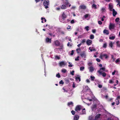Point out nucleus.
I'll return each mask as SVG.
<instances>
[{
	"instance_id": "nucleus-48",
	"label": "nucleus",
	"mask_w": 120,
	"mask_h": 120,
	"mask_svg": "<svg viewBox=\"0 0 120 120\" xmlns=\"http://www.w3.org/2000/svg\"><path fill=\"white\" fill-rule=\"evenodd\" d=\"M71 112V113H72V114L73 115H74L75 114V111H74V110H72Z\"/></svg>"
},
{
	"instance_id": "nucleus-54",
	"label": "nucleus",
	"mask_w": 120,
	"mask_h": 120,
	"mask_svg": "<svg viewBox=\"0 0 120 120\" xmlns=\"http://www.w3.org/2000/svg\"><path fill=\"white\" fill-rule=\"evenodd\" d=\"M63 89L64 90V92H67L68 91L67 90H66L64 87L63 88Z\"/></svg>"
},
{
	"instance_id": "nucleus-53",
	"label": "nucleus",
	"mask_w": 120,
	"mask_h": 120,
	"mask_svg": "<svg viewBox=\"0 0 120 120\" xmlns=\"http://www.w3.org/2000/svg\"><path fill=\"white\" fill-rule=\"evenodd\" d=\"M98 23L100 25H101L102 23V22L100 21H99L98 22Z\"/></svg>"
},
{
	"instance_id": "nucleus-41",
	"label": "nucleus",
	"mask_w": 120,
	"mask_h": 120,
	"mask_svg": "<svg viewBox=\"0 0 120 120\" xmlns=\"http://www.w3.org/2000/svg\"><path fill=\"white\" fill-rule=\"evenodd\" d=\"M84 69V67H82L80 68V70L81 71H83Z\"/></svg>"
},
{
	"instance_id": "nucleus-47",
	"label": "nucleus",
	"mask_w": 120,
	"mask_h": 120,
	"mask_svg": "<svg viewBox=\"0 0 120 120\" xmlns=\"http://www.w3.org/2000/svg\"><path fill=\"white\" fill-rule=\"evenodd\" d=\"M109 46H110L111 47H112L113 46V44L112 42H110L109 44Z\"/></svg>"
},
{
	"instance_id": "nucleus-11",
	"label": "nucleus",
	"mask_w": 120,
	"mask_h": 120,
	"mask_svg": "<svg viewBox=\"0 0 120 120\" xmlns=\"http://www.w3.org/2000/svg\"><path fill=\"white\" fill-rule=\"evenodd\" d=\"M97 105L96 104L93 105L91 109L92 110H95L97 108Z\"/></svg>"
},
{
	"instance_id": "nucleus-18",
	"label": "nucleus",
	"mask_w": 120,
	"mask_h": 120,
	"mask_svg": "<svg viewBox=\"0 0 120 120\" xmlns=\"http://www.w3.org/2000/svg\"><path fill=\"white\" fill-rule=\"evenodd\" d=\"M101 116V114H99L96 115L95 116V119H98L100 117V116Z\"/></svg>"
},
{
	"instance_id": "nucleus-8",
	"label": "nucleus",
	"mask_w": 120,
	"mask_h": 120,
	"mask_svg": "<svg viewBox=\"0 0 120 120\" xmlns=\"http://www.w3.org/2000/svg\"><path fill=\"white\" fill-rule=\"evenodd\" d=\"M92 41L91 40H88L86 41V43L88 45H89L92 44Z\"/></svg>"
},
{
	"instance_id": "nucleus-45",
	"label": "nucleus",
	"mask_w": 120,
	"mask_h": 120,
	"mask_svg": "<svg viewBox=\"0 0 120 120\" xmlns=\"http://www.w3.org/2000/svg\"><path fill=\"white\" fill-rule=\"evenodd\" d=\"M119 18L117 17V18H116L115 19V21L116 22H117L119 21Z\"/></svg>"
},
{
	"instance_id": "nucleus-49",
	"label": "nucleus",
	"mask_w": 120,
	"mask_h": 120,
	"mask_svg": "<svg viewBox=\"0 0 120 120\" xmlns=\"http://www.w3.org/2000/svg\"><path fill=\"white\" fill-rule=\"evenodd\" d=\"M100 69L99 70H100V71L101 70H103L104 71L105 70V68L104 67H102V68H100Z\"/></svg>"
},
{
	"instance_id": "nucleus-57",
	"label": "nucleus",
	"mask_w": 120,
	"mask_h": 120,
	"mask_svg": "<svg viewBox=\"0 0 120 120\" xmlns=\"http://www.w3.org/2000/svg\"><path fill=\"white\" fill-rule=\"evenodd\" d=\"M96 31V30L95 29L92 30V32L93 33H95Z\"/></svg>"
},
{
	"instance_id": "nucleus-9",
	"label": "nucleus",
	"mask_w": 120,
	"mask_h": 120,
	"mask_svg": "<svg viewBox=\"0 0 120 120\" xmlns=\"http://www.w3.org/2000/svg\"><path fill=\"white\" fill-rule=\"evenodd\" d=\"M89 71L91 72H93L94 68L92 66H90L89 68Z\"/></svg>"
},
{
	"instance_id": "nucleus-14",
	"label": "nucleus",
	"mask_w": 120,
	"mask_h": 120,
	"mask_svg": "<svg viewBox=\"0 0 120 120\" xmlns=\"http://www.w3.org/2000/svg\"><path fill=\"white\" fill-rule=\"evenodd\" d=\"M112 14L113 16H115L117 14V12L114 9H113L112 10Z\"/></svg>"
},
{
	"instance_id": "nucleus-32",
	"label": "nucleus",
	"mask_w": 120,
	"mask_h": 120,
	"mask_svg": "<svg viewBox=\"0 0 120 120\" xmlns=\"http://www.w3.org/2000/svg\"><path fill=\"white\" fill-rule=\"evenodd\" d=\"M90 16V15L89 14H87L85 15L84 16V17H85V18H86L87 17H88L89 16Z\"/></svg>"
},
{
	"instance_id": "nucleus-46",
	"label": "nucleus",
	"mask_w": 120,
	"mask_h": 120,
	"mask_svg": "<svg viewBox=\"0 0 120 120\" xmlns=\"http://www.w3.org/2000/svg\"><path fill=\"white\" fill-rule=\"evenodd\" d=\"M120 61V59L119 58L117 59L115 61L116 63H117Z\"/></svg>"
},
{
	"instance_id": "nucleus-38",
	"label": "nucleus",
	"mask_w": 120,
	"mask_h": 120,
	"mask_svg": "<svg viewBox=\"0 0 120 120\" xmlns=\"http://www.w3.org/2000/svg\"><path fill=\"white\" fill-rule=\"evenodd\" d=\"M56 77H58V78H60L61 76L60 74V73H58V74L56 75Z\"/></svg>"
},
{
	"instance_id": "nucleus-6",
	"label": "nucleus",
	"mask_w": 120,
	"mask_h": 120,
	"mask_svg": "<svg viewBox=\"0 0 120 120\" xmlns=\"http://www.w3.org/2000/svg\"><path fill=\"white\" fill-rule=\"evenodd\" d=\"M54 43L55 45L56 46H59L60 44L59 41L57 40L55 41H54Z\"/></svg>"
},
{
	"instance_id": "nucleus-61",
	"label": "nucleus",
	"mask_w": 120,
	"mask_h": 120,
	"mask_svg": "<svg viewBox=\"0 0 120 120\" xmlns=\"http://www.w3.org/2000/svg\"><path fill=\"white\" fill-rule=\"evenodd\" d=\"M111 58H112V59H113V60L114 61L115 60V59L114 58V56L113 55H111Z\"/></svg>"
},
{
	"instance_id": "nucleus-7",
	"label": "nucleus",
	"mask_w": 120,
	"mask_h": 120,
	"mask_svg": "<svg viewBox=\"0 0 120 120\" xmlns=\"http://www.w3.org/2000/svg\"><path fill=\"white\" fill-rule=\"evenodd\" d=\"M100 56L101 58H105V59H107L108 58V55L106 54L101 55Z\"/></svg>"
},
{
	"instance_id": "nucleus-15",
	"label": "nucleus",
	"mask_w": 120,
	"mask_h": 120,
	"mask_svg": "<svg viewBox=\"0 0 120 120\" xmlns=\"http://www.w3.org/2000/svg\"><path fill=\"white\" fill-rule=\"evenodd\" d=\"M104 34H105L106 35H108L109 34V31L106 29H105L103 31Z\"/></svg>"
},
{
	"instance_id": "nucleus-58",
	"label": "nucleus",
	"mask_w": 120,
	"mask_h": 120,
	"mask_svg": "<svg viewBox=\"0 0 120 120\" xmlns=\"http://www.w3.org/2000/svg\"><path fill=\"white\" fill-rule=\"evenodd\" d=\"M75 22L74 20H72L71 21V24H73Z\"/></svg>"
},
{
	"instance_id": "nucleus-35",
	"label": "nucleus",
	"mask_w": 120,
	"mask_h": 120,
	"mask_svg": "<svg viewBox=\"0 0 120 120\" xmlns=\"http://www.w3.org/2000/svg\"><path fill=\"white\" fill-rule=\"evenodd\" d=\"M61 71L62 72L65 73L66 72L67 70L65 69H63Z\"/></svg>"
},
{
	"instance_id": "nucleus-60",
	"label": "nucleus",
	"mask_w": 120,
	"mask_h": 120,
	"mask_svg": "<svg viewBox=\"0 0 120 120\" xmlns=\"http://www.w3.org/2000/svg\"><path fill=\"white\" fill-rule=\"evenodd\" d=\"M68 27H67V28L68 30L71 29V26H69L68 25Z\"/></svg>"
},
{
	"instance_id": "nucleus-64",
	"label": "nucleus",
	"mask_w": 120,
	"mask_h": 120,
	"mask_svg": "<svg viewBox=\"0 0 120 120\" xmlns=\"http://www.w3.org/2000/svg\"><path fill=\"white\" fill-rule=\"evenodd\" d=\"M86 81L88 83H89L90 82L89 80L88 79H87L86 80Z\"/></svg>"
},
{
	"instance_id": "nucleus-52",
	"label": "nucleus",
	"mask_w": 120,
	"mask_h": 120,
	"mask_svg": "<svg viewBox=\"0 0 120 120\" xmlns=\"http://www.w3.org/2000/svg\"><path fill=\"white\" fill-rule=\"evenodd\" d=\"M74 51L73 50H72L71 51V55H73L74 53Z\"/></svg>"
},
{
	"instance_id": "nucleus-27",
	"label": "nucleus",
	"mask_w": 120,
	"mask_h": 120,
	"mask_svg": "<svg viewBox=\"0 0 120 120\" xmlns=\"http://www.w3.org/2000/svg\"><path fill=\"white\" fill-rule=\"evenodd\" d=\"M86 39H84L82 40L81 43L82 44H84V43L86 42Z\"/></svg>"
},
{
	"instance_id": "nucleus-22",
	"label": "nucleus",
	"mask_w": 120,
	"mask_h": 120,
	"mask_svg": "<svg viewBox=\"0 0 120 120\" xmlns=\"http://www.w3.org/2000/svg\"><path fill=\"white\" fill-rule=\"evenodd\" d=\"M116 44L117 46L120 47V41H117L116 42Z\"/></svg>"
},
{
	"instance_id": "nucleus-39",
	"label": "nucleus",
	"mask_w": 120,
	"mask_h": 120,
	"mask_svg": "<svg viewBox=\"0 0 120 120\" xmlns=\"http://www.w3.org/2000/svg\"><path fill=\"white\" fill-rule=\"evenodd\" d=\"M89 27L88 26H86L85 27V29H86V31H88L89 30Z\"/></svg>"
},
{
	"instance_id": "nucleus-1",
	"label": "nucleus",
	"mask_w": 120,
	"mask_h": 120,
	"mask_svg": "<svg viewBox=\"0 0 120 120\" xmlns=\"http://www.w3.org/2000/svg\"><path fill=\"white\" fill-rule=\"evenodd\" d=\"M49 4V1H46L45 0L43 2V5L45 7V8L47 9L49 8L48 5Z\"/></svg>"
},
{
	"instance_id": "nucleus-51",
	"label": "nucleus",
	"mask_w": 120,
	"mask_h": 120,
	"mask_svg": "<svg viewBox=\"0 0 120 120\" xmlns=\"http://www.w3.org/2000/svg\"><path fill=\"white\" fill-rule=\"evenodd\" d=\"M75 71H72L71 72V74L72 75H74V73Z\"/></svg>"
},
{
	"instance_id": "nucleus-28",
	"label": "nucleus",
	"mask_w": 120,
	"mask_h": 120,
	"mask_svg": "<svg viewBox=\"0 0 120 120\" xmlns=\"http://www.w3.org/2000/svg\"><path fill=\"white\" fill-rule=\"evenodd\" d=\"M115 38V37L114 36H112L109 37V39L110 40H114Z\"/></svg>"
},
{
	"instance_id": "nucleus-12",
	"label": "nucleus",
	"mask_w": 120,
	"mask_h": 120,
	"mask_svg": "<svg viewBox=\"0 0 120 120\" xmlns=\"http://www.w3.org/2000/svg\"><path fill=\"white\" fill-rule=\"evenodd\" d=\"M66 64V63H65L63 61H61L59 63L60 66H62L64 65H65Z\"/></svg>"
},
{
	"instance_id": "nucleus-43",
	"label": "nucleus",
	"mask_w": 120,
	"mask_h": 120,
	"mask_svg": "<svg viewBox=\"0 0 120 120\" xmlns=\"http://www.w3.org/2000/svg\"><path fill=\"white\" fill-rule=\"evenodd\" d=\"M55 59L58 60L60 59V57L57 55L55 56Z\"/></svg>"
},
{
	"instance_id": "nucleus-50",
	"label": "nucleus",
	"mask_w": 120,
	"mask_h": 120,
	"mask_svg": "<svg viewBox=\"0 0 120 120\" xmlns=\"http://www.w3.org/2000/svg\"><path fill=\"white\" fill-rule=\"evenodd\" d=\"M79 56H77V58L75 59V61H77V60H79Z\"/></svg>"
},
{
	"instance_id": "nucleus-10",
	"label": "nucleus",
	"mask_w": 120,
	"mask_h": 120,
	"mask_svg": "<svg viewBox=\"0 0 120 120\" xmlns=\"http://www.w3.org/2000/svg\"><path fill=\"white\" fill-rule=\"evenodd\" d=\"M45 41L46 43H51V39H50L48 38H47L45 39Z\"/></svg>"
},
{
	"instance_id": "nucleus-42",
	"label": "nucleus",
	"mask_w": 120,
	"mask_h": 120,
	"mask_svg": "<svg viewBox=\"0 0 120 120\" xmlns=\"http://www.w3.org/2000/svg\"><path fill=\"white\" fill-rule=\"evenodd\" d=\"M117 101L116 100V104L117 105H118L119 104V100H117Z\"/></svg>"
},
{
	"instance_id": "nucleus-4",
	"label": "nucleus",
	"mask_w": 120,
	"mask_h": 120,
	"mask_svg": "<svg viewBox=\"0 0 120 120\" xmlns=\"http://www.w3.org/2000/svg\"><path fill=\"white\" fill-rule=\"evenodd\" d=\"M62 18L63 20H64L67 18V16L65 13L64 12H63L61 15Z\"/></svg>"
},
{
	"instance_id": "nucleus-25",
	"label": "nucleus",
	"mask_w": 120,
	"mask_h": 120,
	"mask_svg": "<svg viewBox=\"0 0 120 120\" xmlns=\"http://www.w3.org/2000/svg\"><path fill=\"white\" fill-rule=\"evenodd\" d=\"M67 84L69 82V80L68 78H66L65 79Z\"/></svg>"
},
{
	"instance_id": "nucleus-26",
	"label": "nucleus",
	"mask_w": 120,
	"mask_h": 120,
	"mask_svg": "<svg viewBox=\"0 0 120 120\" xmlns=\"http://www.w3.org/2000/svg\"><path fill=\"white\" fill-rule=\"evenodd\" d=\"M68 106H70L71 105H73V103L71 101L69 102L68 103Z\"/></svg>"
},
{
	"instance_id": "nucleus-40",
	"label": "nucleus",
	"mask_w": 120,
	"mask_h": 120,
	"mask_svg": "<svg viewBox=\"0 0 120 120\" xmlns=\"http://www.w3.org/2000/svg\"><path fill=\"white\" fill-rule=\"evenodd\" d=\"M109 83L112 84L114 83V82L112 79H110L109 80Z\"/></svg>"
},
{
	"instance_id": "nucleus-24",
	"label": "nucleus",
	"mask_w": 120,
	"mask_h": 120,
	"mask_svg": "<svg viewBox=\"0 0 120 120\" xmlns=\"http://www.w3.org/2000/svg\"><path fill=\"white\" fill-rule=\"evenodd\" d=\"M90 78L91 79V80L92 81H94L95 79V77L94 76H93L92 75L90 76Z\"/></svg>"
},
{
	"instance_id": "nucleus-59",
	"label": "nucleus",
	"mask_w": 120,
	"mask_h": 120,
	"mask_svg": "<svg viewBox=\"0 0 120 120\" xmlns=\"http://www.w3.org/2000/svg\"><path fill=\"white\" fill-rule=\"evenodd\" d=\"M116 72L115 70L112 73V75H113L115 74V73Z\"/></svg>"
},
{
	"instance_id": "nucleus-21",
	"label": "nucleus",
	"mask_w": 120,
	"mask_h": 120,
	"mask_svg": "<svg viewBox=\"0 0 120 120\" xmlns=\"http://www.w3.org/2000/svg\"><path fill=\"white\" fill-rule=\"evenodd\" d=\"M89 49L91 52H92L93 51H95L96 50L93 47H90L89 48Z\"/></svg>"
},
{
	"instance_id": "nucleus-34",
	"label": "nucleus",
	"mask_w": 120,
	"mask_h": 120,
	"mask_svg": "<svg viewBox=\"0 0 120 120\" xmlns=\"http://www.w3.org/2000/svg\"><path fill=\"white\" fill-rule=\"evenodd\" d=\"M80 55L82 57H84L85 55L84 53H81L80 54Z\"/></svg>"
},
{
	"instance_id": "nucleus-13",
	"label": "nucleus",
	"mask_w": 120,
	"mask_h": 120,
	"mask_svg": "<svg viewBox=\"0 0 120 120\" xmlns=\"http://www.w3.org/2000/svg\"><path fill=\"white\" fill-rule=\"evenodd\" d=\"M79 8L82 9H85L86 8V7L84 5H81L79 6Z\"/></svg>"
},
{
	"instance_id": "nucleus-44",
	"label": "nucleus",
	"mask_w": 120,
	"mask_h": 120,
	"mask_svg": "<svg viewBox=\"0 0 120 120\" xmlns=\"http://www.w3.org/2000/svg\"><path fill=\"white\" fill-rule=\"evenodd\" d=\"M59 84H63L64 83V82L63 81V80H61L60 82H59Z\"/></svg>"
},
{
	"instance_id": "nucleus-3",
	"label": "nucleus",
	"mask_w": 120,
	"mask_h": 120,
	"mask_svg": "<svg viewBox=\"0 0 120 120\" xmlns=\"http://www.w3.org/2000/svg\"><path fill=\"white\" fill-rule=\"evenodd\" d=\"M82 106L80 105H78L76 106L75 110L76 111L78 112L79 111H80L81 109Z\"/></svg>"
},
{
	"instance_id": "nucleus-23",
	"label": "nucleus",
	"mask_w": 120,
	"mask_h": 120,
	"mask_svg": "<svg viewBox=\"0 0 120 120\" xmlns=\"http://www.w3.org/2000/svg\"><path fill=\"white\" fill-rule=\"evenodd\" d=\"M77 53L79 54L80 53V52L81 51V49L80 48L77 49L76 50Z\"/></svg>"
},
{
	"instance_id": "nucleus-16",
	"label": "nucleus",
	"mask_w": 120,
	"mask_h": 120,
	"mask_svg": "<svg viewBox=\"0 0 120 120\" xmlns=\"http://www.w3.org/2000/svg\"><path fill=\"white\" fill-rule=\"evenodd\" d=\"M79 116L77 115H75L74 117V120H78L79 118Z\"/></svg>"
},
{
	"instance_id": "nucleus-63",
	"label": "nucleus",
	"mask_w": 120,
	"mask_h": 120,
	"mask_svg": "<svg viewBox=\"0 0 120 120\" xmlns=\"http://www.w3.org/2000/svg\"><path fill=\"white\" fill-rule=\"evenodd\" d=\"M65 4L66 5H68V4H69V3L68 2H66L65 3Z\"/></svg>"
},
{
	"instance_id": "nucleus-30",
	"label": "nucleus",
	"mask_w": 120,
	"mask_h": 120,
	"mask_svg": "<svg viewBox=\"0 0 120 120\" xmlns=\"http://www.w3.org/2000/svg\"><path fill=\"white\" fill-rule=\"evenodd\" d=\"M107 46V43H105L103 45V48H105Z\"/></svg>"
},
{
	"instance_id": "nucleus-17",
	"label": "nucleus",
	"mask_w": 120,
	"mask_h": 120,
	"mask_svg": "<svg viewBox=\"0 0 120 120\" xmlns=\"http://www.w3.org/2000/svg\"><path fill=\"white\" fill-rule=\"evenodd\" d=\"M109 8L110 10V11H112L113 8V6L112 5L110 4H109Z\"/></svg>"
},
{
	"instance_id": "nucleus-56",
	"label": "nucleus",
	"mask_w": 120,
	"mask_h": 120,
	"mask_svg": "<svg viewBox=\"0 0 120 120\" xmlns=\"http://www.w3.org/2000/svg\"><path fill=\"white\" fill-rule=\"evenodd\" d=\"M98 87L100 88H101L102 87V86L101 84H99L98 85Z\"/></svg>"
},
{
	"instance_id": "nucleus-37",
	"label": "nucleus",
	"mask_w": 120,
	"mask_h": 120,
	"mask_svg": "<svg viewBox=\"0 0 120 120\" xmlns=\"http://www.w3.org/2000/svg\"><path fill=\"white\" fill-rule=\"evenodd\" d=\"M94 37L93 35L92 34L90 35V38L91 39H93L94 38Z\"/></svg>"
},
{
	"instance_id": "nucleus-2",
	"label": "nucleus",
	"mask_w": 120,
	"mask_h": 120,
	"mask_svg": "<svg viewBox=\"0 0 120 120\" xmlns=\"http://www.w3.org/2000/svg\"><path fill=\"white\" fill-rule=\"evenodd\" d=\"M115 27V24H114L110 23L109 26V29L110 30H114Z\"/></svg>"
},
{
	"instance_id": "nucleus-62",
	"label": "nucleus",
	"mask_w": 120,
	"mask_h": 120,
	"mask_svg": "<svg viewBox=\"0 0 120 120\" xmlns=\"http://www.w3.org/2000/svg\"><path fill=\"white\" fill-rule=\"evenodd\" d=\"M120 99V96H118L117 97L116 99V100H118V99Z\"/></svg>"
},
{
	"instance_id": "nucleus-19",
	"label": "nucleus",
	"mask_w": 120,
	"mask_h": 120,
	"mask_svg": "<svg viewBox=\"0 0 120 120\" xmlns=\"http://www.w3.org/2000/svg\"><path fill=\"white\" fill-rule=\"evenodd\" d=\"M61 8L62 9H65L66 8V6L65 5H62L61 6Z\"/></svg>"
},
{
	"instance_id": "nucleus-29",
	"label": "nucleus",
	"mask_w": 120,
	"mask_h": 120,
	"mask_svg": "<svg viewBox=\"0 0 120 120\" xmlns=\"http://www.w3.org/2000/svg\"><path fill=\"white\" fill-rule=\"evenodd\" d=\"M72 45V43H70L69 42H68L67 44V45L68 46H71Z\"/></svg>"
},
{
	"instance_id": "nucleus-55",
	"label": "nucleus",
	"mask_w": 120,
	"mask_h": 120,
	"mask_svg": "<svg viewBox=\"0 0 120 120\" xmlns=\"http://www.w3.org/2000/svg\"><path fill=\"white\" fill-rule=\"evenodd\" d=\"M96 60L98 62H100L101 61L98 58H96Z\"/></svg>"
},
{
	"instance_id": "nucleus-20",
	"label": "nucleus",
	"mask_w": 120,
	"mask_h": 120,
	"mask_svg": "<svg viewBox=\"0 0 120 120\" xmlns=\"http://www.w3.org/2000/svg\"><path fill=\"white\" fill-rule=\"evenodd\" d=\"M85 110V109L84 108L83 109H82V113H80L79 114H86V112L85 111H84V110Z\"/></svg>"
},
{
	"instance_id": "nucleus-31",
	"label": "nucleus",
	"mask_w": 120,
	"mask_h": 120,
	"mask_svg": "<svg viewBox=\"0 0 120 120\" xmlns=\"http://www.w3.org/2000/svg\"><path fill=\"white\" fill-rule=\"evenodd\" d=\"M75 79L76 80H79V81H80L81 79L80 77H76Z\"/></svg>"
},
{
	"instance_id": "nucleus-33",
	"label": "nucleus",
	"mask_w": 120,
	"mask_h": 120,
	"mask_svg": "<svg viewBox=\"0 0 120 120\" xmlns=\"http://www.w3.org/2000/svg\"><path fill=\"white\" fill-rule=\"evenodd\" d=\"M43 19H44V21H45V22H46V19H45V18H43V17H41V20H42V21H41L42 23H43L44 22H43Z\"/></svg>"
},
{
	"instance_id": "nucleus-5",
	"label": "nucleus",
	"mask_w": 120,
	"mask_h": 120,
	"mask_svg": "<svg viewBox=\"0 0 120 120\" xmlns=\"http://www.w3.org/2000/svg\"><path fill=\"white\" fill-rule=\"evenodd\" d=\"M98 72L100 74H101L103 77H105L106 76V73L105 72H102L100 70L98 71Z\"/></svg>"
},
{
	"instance_id": "nucleus-36",
	"label": "nucleus",
	"mask_w": 120,
	"mask_h": 120,
	"mask_svg": "<svg viewBox=\"0 0 120 120\" xmlns=\"http://www.w3.org/2000/svg\"><path fill=\"white\" fill-rule=\"evenodd\" d=\"M92 7L94 8H95L96 9L97 8L96 5L94 4H93L92 5Z\"/></svg>"
}]
</instances>
